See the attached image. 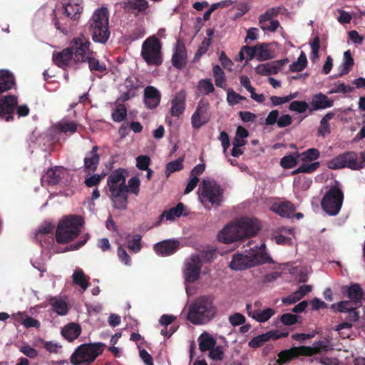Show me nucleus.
<instances>
[{"label":"nucleus","mask_w":365,"mask_h":365,"mask_svg":"<svg viewBox=\"0 0 365 365\" xmlns=\"http://www.w3.org/2000/svg\"><path fill=\"white\" fill-rule=\"evenodd\" d=\"M128 6L133 9L143 11L148 7V2L146 0H133L128 2Z\"/></svg>","instance_id":"69168bd1"},{"label":"nucleus","mask_w":365,"mask_h":365,"mask_svg":"<svg viewBox=\"0 0 365 365\" xmlns=\"http://www.w3.org/2000/svg\"><path fill=\"white\" fill-rule=\"evenodd\" d=\"M334 116L333 113H327L320 120V125L318 129V134L321 136H325L330 133V125L329 120Z\"/></svg>","instance_id":"79ce46f5"},{"label":"nucleus","mask_w":365,"mask_h":365,"mask_svg":"<svg viewBox=\"0 0 365 365\" xmlns=\"http://www.w3.org/2000/svg\"><path fill=\"white\" fill-rule=\"evenodd\" d=\"M264 263H273L272 258L265 251V244L245 250L242 253L235 254L229 263L230 269L243 270Z\"/></svg>","instance_id":"f03ea898"},{"label":"nucleus","mask_w":365,"mask_h":365,"mask_svg":"<svg viewBox=\"0 0 365 365\" xmlns=\"http://www.w3.org/2000/svg\"><path fill=\"white\" fill-rule=\"evenodd\" d=\"M279 12V8H271L268 9L266 12L259 16V26L263 24L269 23V21L272 20L274 16H276Z\"/></svg>","instance_id":"8fccbe9b"},{"label":"nucleus","mask_w":365,"mask_h":365,"mask_svg":"<svg viewBox=\"0 0 365 365\" xmlns=\"http://www.w3.org/2000/svg\"><path fill=\"white\" fill-rule=\"evenodd\" d=\"M360 305L354 302V301L349 299L333 304L331 309L340 312H349V317L353 321H356L359 316L358 313L356 312V309Z\"/></svg>","instance_id":"6ab92c4d"},{"label":"nucleus","mask_w":365,"mask_h":365,"mask_svg":"<svg viewBox=\"0 0 365 365\" xmlns=\"http://www.w3.org/2000/svg\"><path fill=\"white\" fill-rule=\"evenodd\" d=\"M182 161L183 159L182 158H180L170 162L166 166L165 172L167 176H168L170 173L173 172L181 170L183 167Z\"/></svg>","instance_id":"13d9d810"},{"label":"nucleus","mask_w":365,"mask_h":365,"mask_svg":"<svg viewBox=\"0 0 365 365\" xmlns=\"http://www.w3.org/2000/svg\"><path fill=\"white\" fill-rule=\"evenodd\" d=\"M282 63L279 61L269 62L256 67V72L262 76L276 74L280 70Z\"/></svg>","instance_id":"7c9ffc66"},{"label":"nucleus","mask_w":365,"mask_h":365,"mask_svg":"<svg viewBox=\"0 0 365 365\" xmlns=\"http://www.w3.org/2000/svg\"><path fill=\"white\" fill-rule=\"evenodd\" d=\"M209 351V357L212 360L220 361L224 358V351L221 346H214Z\"/></svg>","instance_id":"e2e57ef3"},{"label":"nucleus","mask_w":365,"mask_h":365,"mask_svg":"<svg viewBox=\"0 0 365 365\" xmlns=\"http://www.w3.org/2000/svg\"><path fill=\"white\" fill-rule=\"evenodd\" d=\"M197 88L201 94L208 95L215 90L212 81L210 78L202 79L199 81Z\"/></svg>","instance_id":"a18cd8bd"},{"label":"nucleus","mask_w":365,"mask_h":365,"mask_svg":"<svg viewBox=\"0 0 365 365\" xmlns=\"http://www.w3.org/2000/svg\"><path fill=\"white\" fill-rule=\"evenodd\" d=\"M344 199L342 191L337 186H332L322 200L323 210L329 215H336L341 210Z\"/></svg>","instance_id":"9b49d317"},{"label":"nucleus","mask_w":365,"mask_h":365,"mask_svg":"<svg viewBox=\"0 0 365 365\" xmlns=\"http://www.w3.org/2000/svg\"><path fill=\"white\" fill-rule=\"evenodd\" d=\"M294 237V230L292 228H282L277 233H274L272 240L278 245H289Z\"/></svg>","instance_id":"c756f323"},{"label":"nucleus","mask_w":365,"mask_h":365,"mask_svg":"<svg viewBox=\"0 0 365 365\" xmlns=\"http://www.w3.org/2000/svg\"><path fill=\"white\" fill-rule=\"evenodd\" d=\"M57 128L62 133H73L76 131V124L73 121L62 120L56 125Z\"/></svg>","instance_id":"603ef678"},{"label":"nucleus","mask_w":365,"mask_h":365,"mask_svg":"<svg viewBox=\"0 0 365 365\" xmlns=\"http://www.w3.org/2000/svg\"><path fill=\"white\" fill-rule=\"evenodd\" d=\"M140 180L138 176H134L128 180V192H130L138 195L140 191Z\"/></svg>","instance_id":"052dcab7"},{"label":"nucleus","mask_w":365,"mask_h":365,"mask_svg":"<svg viewBox=\"0 0 365 365\" xmlns=\"http://www.w3.org/2000/svg\"><path fill=\"white\" fill-rule=\"evenodd\" d=\"M298 158L297 153L293 155H289L283 157L280 160V165L285 169L294 167L298 163Z\"/></svg>","instance_id":"3c124183"},{"label":"nucleus","mask_w":365,"mask_h":365,"mask_svg":"<svg viewBox=\"0 0 365 365\" xmlns=\"http://www.w3.org/2000/svg\"><path fill=\"white\" fill-rule=\"evenodd\" d=\"M256 52L257 59L259 61H267L274 57L269 48V44L267 43L256 46Z\"/></svg>","instance_id":"ea45409f"},{"label":"nucleus","mask_w":365,"mask_h":365,"mask_svg":"<svg viewBox=\"0 0 365 365\" xmlns=\"http://www.w3.org/2000/svg\"><path fill=\"white\" fill-rule=\"evenodd\" d=\"M109 14L106 7L96 9L89 20V31L95 42L104 43L110 37Z\"/></svg>","instance_id":"423d86ee"},{"label":"nucleus","mask_w":365,"mask_h":365,"mask_svg":"<svg viewBox=\"0 0 365 365\" xmlns=\"http://www.w3.org/2000/svg\"><path fill=\"white\" fill-rule=\"evenodd\" d=\"M229 322L234 327L242 325L245 322V317L240 313H235L229 317Z\"/></svg>","instance_id":"338daca9"},{"label":"nucleus","mask_w":365,"mask_h":365,"mask_svg":"<svg viewBox=\"0 0 365 365\" xmlns=\"http://www.w3.org/2000/svg\"><path fill=\"white\" fill-rule=\"evenodd\" d=\"M302 347L304 356H312L322 351H327L331 349L328 342L325 341H315L311 346H302Z\"/></svg>","instance_id":"393cba45"},{"label":"nucleus","mask_w":365,"mask_h":365,"mask_svg":"<svg viewBox=\"0 0 365 365\" xmlns=\"http://www.w3.org/2000/svg\"><path fill=\"white\" fill-rule=\"evenodd\" d=\"M73 58L71 48H65L61 52L53 56V61L59 67L66 66L68 62Z\"/></svg>","instance_id":"c9c22d12"},{"label":"nucleus","mask_w":365,"mask_h":365,"mask_svg":"<svg viewBox=\"0 0 365 365\" xmlns=\"http://www.w3.org/2000/svg\"><path fill=\"white\" fill-rule=\"evenodd\" d=\"M128 171L123 168L113 170L108 178L107 184L111 193L113 205L124 210L128 202V187L125 184Z\"/></svg>","instance_id":"7ed1b4c3"},{"label":"nucleus","mask_w":365,"mask_h":365,"mask_svg":"<svg viewBox=\"0 0 365 365\" xmlns=\"http://www.w3.org/2000/svg\"><path fill=\"white\" fill-rule=\"evenodd\" d=\"M260 227L256 219L244 217L225 225L218 233L220 242L229 244L250 237L257 234Z\"/></svg>","instance_id":"f257e3e1"},{"label":"nucleus","mask_w":365,"mask_h":365,"mask_svg":"<svg viewBox=\"0 0 365 365\" xmlns=\"http://www.w3.org/2000/svg\"><path fill=\"white\" fill-rule=\"evenodd\" d=\"M14 84V78L8 71H0V93L10 88Z\"/></svg>","instance_id":"f704fd0d"},{"label":"nucleus","mask_w":365,"mask_h":365,"mask_svg":"<svg viewBox=\"0 0 365 365\" xmlns=\"http://www.w3.org/2000/svg\"><path fill=\"white\" fill-rule=\"evenodd\" d=\"M274 331H267L252 338L249 342L248 346L251 348L257 349L262 346L265 342L271 339H277L279 337Z\"/></svg>","instance_id":"c85d7f7f"},{"label":"nucleus","mask_w":365,"mask_h":365,"mask_svg":"<svg viewBox=\"0 0 365 365\" xmlns=\"http://www.w3.org/2000/svg\"><path fill=\"white\" fill-rule=\"evenodd\" d=\"M186 92L180 90L171 100L170 113L173 116L180 117L185 109Z\"/></svg>","instance_id":"f3484780"},{"label":"nucleus","mask_w":365,"mask_h":365,"mask_svg":"<svg viewBox=\"0 0 365 365\" xmlns=\"http://www.w3.org/2000/svg\"><path fill=\"white\" fill-rule=\"evenodd\" d=\"M179 247V242L173 240H164L154 245L155 252L162 256H168L175 252Z\"/></svg>","instance_id":"aec40b11"},{"label":"nucleus","mask_w":365,"mask_h":365,"mask_svg":"<svg viewBox=\"0 0 365 365\" xmlns=\"http://www.w3.org/2000/svg\"><path fill=\"white\" fill-rule=\"evenodd\" d=\"M319 38L317 36L316 38H314V41L310 43V59L313 62H316L319 59Z\"/></svg>","instance_id":"bf43d9fd"},{"label":"nucleus","mask_w":365,"mask_h":365,"mask_svg":"<svg viewBox=\"0 0 365 365\" xmlns=\"http://www.w3.org/2000/svg\"><path fill=\"white\" fill-rule=\"evenodd\" d=\"M271 210L282 217L291 218L294 217V206L290 202H280L273 204Z\"/></svg>","instance_id":"412c9836"},{"label":"nucleus","mask_w":365,"mask_h":365,"mask_svg":"<svg viewBox=\"0 0 365 365\" xmlns=\"http://www.w3.org/2000/svg\"><path fill=\"white\" fill-rule=\"evenodd\" d=\"M50 304L53 312L58 315H65L68 312V305L65 299L58 297H52Z\"/></svg>","instance_id":"4c0bfd02"},{"label":"nucleus","mask_w":365,"mask_h":365,"mask_svg":"<svg viewBox=\"0 0 365 365\" xmlns=\"http://www.w3.org/2000/svg\"><path fill=\"white\" fill-rule=\"evenodd\" d=\"M261 303L259 301L255 302L253 304L246 305L247 314L258 322L262 323L268 321L274 314L275 311L272 308H267L263 310L259 309Z\"/></svg>","instance_id":"ddd939ff"},{"label":"nucleus","mask_w":365,"mask_h":365,"mask_svg":"<svg viewBox=\"0 0 365 365\" xmlns=\"http://www.w3.org/2000/svg\"><path fill=\"white\" fill-rule=\"evenodd\" d=\"M66 174V170L63 167H55L46 171V173L41 178V185H56L61 179L64 178Z\"/></svg>","instance_id":"dca6fc26"},{"label":"nucleus","mask_w":365,"mask_h":365,"mask_svg":"<svg viewBox=\"0 0 365 365\" xmlns=\"http://www.w3.org/2000/svg\"><path fill=\"white\" fill-rule=\"evenodd\" d=\"M113 120L120 122L126 116V110L124 106H119L112 114Z\"/></svg>","instance_id":"774afa93"},{"label":"nucleus","mask_w":365,"mask_h":365,"mask_svg":"<svg viewBox=\"0 0 365 365\" xmlns=\"http://www.w3.org/2000/svg\"><path fill=\"white\" fill-rule=\"evenodd\" d=\"M73 282L79 286L84 292L88 287V282L82 269L77 268L72 275Z\"/></svg>","instance_id":"a19ab883"},{"label":"nucleus","mask_w":365,"mask_h":365,"mask_svg":"<svg viewBox=\"0 0 365 365\" xmlns=\"http://www.w3.org/2000/svg\"><path fill=\"white\" fill-rule=\"evenodd\" d=\"M86 62L88 63L89 69L91 71L103 72L106 70V66L105 63L99 61L95 56V53L90 55L86 60Z\"/></svg>","instance_id":"37998d69"},{"label":"nucleus","mask_w":365,"mask_h":365,"mask_svg":"<svg viewBox=\"0 0 365 365\" xmlns=\"http://www.w3.org/2000/svg\"><path fill=\"white\" fill-rule=\"evenodd\" d=\"M91 42L83 34L73 38L70 43L73 59L76 63L86 62V58L94 52L90 49Z\"/></svg>","instance_id":"f8f14e48"},{"label":"nucleus","mask_w":365,"mask_h":365,"mask_svg":"<svg viewBox=\"0 0 365 365\" xmlns=\"http://www.w3.org/2000/svg\"><path fill=\"white\" fill-rule=\"evenodd\" d=\"M352 324L349 322H344L338 325L335 330L338 331L342 339L349 338L351 334Z\"/></svg>","instance_id":"5fc2aeb1"},{"label":"nucleus","mask_w":365,"mask_h":365,"mask_svg":"<svg viewBox=\"0 0 365 365\" xmlns=\"http://www.w3.org/2000/svg\"><path fill=\"white\" fill-rule=\"evenodd\" d=\"M141 56L148 65L158 66L161 64V43L156 36H152L143 43Z\"/></svg>","instance_id":"9d476101"},{"label":"nucleus","mask_w":365,"mask_h":365,"mask_svg":"<svg viewBox=\"0 0 365 365\" xmlns=\"http://www.w3.org/2000/svg\"><path fill=\"white\" fill-rule=\"evenodd\" d=\"M299 355H303L302 346L293 347L290 349L282 351L278 354L277 363L279 365H282Z\"/></svg>","instance_id":"cd10ccee"},{"label":"nucleus","mask_w":365,"mask_h":365,"mask_svg":"<svg viewBox=\"0 0 365 365\" xmlns=\"http://www.w3.org/2000/svg\"><path fill=\"white\" fill-rule=\"evenodd\" d=\"M307 63V59L304 52L302 51L297 60L289 66L290 71L293 72L302 71Z\"/></svg>","instance_id":"c03bdc74"},{"label":"nucleus","mask_w":365,"mask_h":365,"mask_svg":"<svg viewBox=\"0 0 365 365\" xmlns=\"http://www.w3.org/2000/svg\"><path fill=\"white\" fill-rule=\"evenodd\" d=\"M53 229V226L50 222H45L39 229L36 237L41 245H43V243L46 244L44 237L46 235L51 233Z\"/></svg>","instance_id":"09e8293b"},{"label":"nucleus","mask_w":365,"mask_h":365,"mask_svg":"<svg viewBox=\"0 0 365 365\" xmlns=\"http://www.w3.org/2000/svg\"><path fill=\"white\" fill-rule=\"evenodd\" d=\"M310 103L312 106V109L310 110L312 111L331 108L334 105V101L329 99L326 95L319 93L312 96Z\"/></svg>","instance_id":"4be33fe9"},{"label":"nucleus","mask_w":365,"mask_h":365,"mask_svg":"<svg viewBox=\"0 0 365 365\" xmlns=\"http://www.w3.org/2000/svg\"><path fill=\"white\" fill-rule=\"evenodd\" d=\"M344 158L346 161V167L357 170L360 169L364 166L365 162V155L361 154V156H358L354 153H344Z\"/></svg>","instance_id":"b1692460"},{"label":"nucleus","mask_w":365,"mask_h":365,"mask_svg":"<svg viewBox=\"0 0 365 365\" xmlns=\"http://www.w3.org/2000/svg\"><path fill=\"white\" fill-rule=\"evenodd\" d=\"M344 289H347L348 297L349 299L354 301L359 305L361 304V299L363 296V292L358 284H353L349 287H344Z\"/></svg>","instance_id":"58836bf2"},{"label":"nucleus","mask_w":365,"mask_h":365,"mask_svg":"<svg viewBox=\"0 0 365 365\" xmlns=\"http://www.w3.org/2000/svg\"><path fill=\"white\" fill-rule=\"evenodd\" d=\"M103 346L101 343L82 344L73 354L71 361L73 365H88L103 352Z\"/></svg>","instance_id":"1a4fd4ad"},{"label":"nucleus","mask_w":365,"mask_h":365,"mask_svg":"<svg viewBox=\"0 0 365 365\" xmlns=\"http://www.w3.org/2000/svg\"><path fill=\"white\" fill-rule=\"evenodd\" d=\"M213 76L215 78V85L217 87L225 88V73L220 66H215L212 68Z\"/></svg>","instance_id":"49530a36"},{"label":"nucleus","mask_w":365,"mask_h":365,"mask_svg":"<svg viewBox=\"0 0 365 365\" xmlns=\"http://www.w3.org/2000/svg\"><path fill=\"white\" fill-rule=\"evenodd\" d=\"M208 108L209 103L207 101H200L196 110L192 115V124L194 128H199L209 121Z\"/></svg>","instance_id":"4468645a"},{"label":"nucleus","mask_w":365,"mask_h":365,"mask_svg":"<svg viewBox=\"0 0 365 365\" xmlns=\"http://www.w3.org/2000/svg\"><path fill=\"white\" fill-rule=\"evenodd\" d=\"M161 93L155 87L149 86L144 89V103L148 108L153 109L158 106Z\"/></svg>","instance_id":"a211bd4d"},{"label":"nucleus","mask_w":365,"mask_h":365,"mask_svg":"<svg viewBox=\"0 0 365 365\" xmlns=\"http://www.w3.org/2000/svg\"><path fill=\"white\" fill-rule=\"evenodd\" d=\"M199 200L203 206L210 209L209 205L219 206L223 200V190L212 180H203L198 191Z\"/></svg>","instance_id":"6e6552de"},{"label":"nucleus","mask_w":365,"mask_h":365,"mask_svg":"<svg viewBox=\"0 0 365 365\" xmlns=\"http://www.w3.org/2000/svg\"><path fill=\"white\" fill-rule=\"evenodd\" d=\"M185 207L182 203H178L175 207L170 208L169 210L164 211L159 217L157 224H160L164 217L167 220L173 221L180 217L184 211Z\"/></svg>","instance_id":"2f4dec72"},{"label":"nucleus","mask_w":365,"mask_h":365,"mask_svg":"<svg viewBox=\"0 0 365 365\" xmlns=\"http://www.w3.org/2000/svg\"><path fill=\"white\" fill-rule=\"evenodd\" d=\"M354 65V60L351 57L350 51H346L344 53V63L341 66L339 76H341L346 74L352 68Z\"/></svg>","instance_id":"de8ad7c7"},{"label":"nucleus","mask_w":365,"mask_h":365,"mask_svg":"<svg viewBox=\"0 0 365 365\" xmlns=\"http://www.w3.org/2000/svg\"><path fill=\"white\" fill-rule=\"evenodd\" d=\"M309 105L306 101H294L290 103L289 109L298 113H303L307 111Z\"/></svg>","instance_id":"864d4df0"},{"label":"nucleus","mask_w":365,"mask_h":365,"mask_svg":"<svg viewBox=\"0 0 365 365\" xmlns=\"http://www.w3.org/2000/svg\"><path fill=\"white\" fill-rule=\"evenodd\" d=\"M150 162V159L148 155H140L136 158V166L141 170H148Z\"/></svg>","instance_id":"0e129e2a"},{"label":"nucleus","mask_w":365,"mask_h":365,"mask_svg":"<svg viewBox=\"0 0 365 365\" xmlns=\"http://www.w3.org/2000/svg\"><path fill=\"white\" fill-rule=\"evenodd\" d=\"M63 6L67 16L73 19L79 18L82 9L81 4L73 0H63Z\"/></svg>","instance_id":"bb28decb"},{"label":"nucleus","mask_w":365,"mask_h":365,"mask_svg":"<svg viewBox=\"0 0 365 365\" xmlns=\"http://www.w3.org/2000/svg\"><path fill=\"white\" fill-rule=\"evenodd\" d=\"M97 151L98 147L93 146L91 151L87 154L84 159L85 169L89 172L96 170L99 163V156Z\"/></svg>","instance_id":"473e14b6"},{"label":"nucleus","mask_w":365,"mask_h":365,"mask_svg":"<svg viewBox=\"0 0 365 365\" xmlns=\"http://www.w3.org/2000/svg\"><path fill=\"white\" fill-rule=\"evenodd\" d=\"M245 98L235 93L233 90L229 89L227 95V101L231 106L239 103L241 101L245 100Z\"/></svg>","instance_id":"680f3d73"},{"label":"nucleus","mask_w":365,"mask_h":365,"mask_svg":"<svg viewBox=\"0 0 365 365\" xmlns=\"http://www.w3.org/2000/svg\"><path fill=\"white\" fill-rule=\"evenodd\" d=\"M199 349L201 351H209L216 344V339L209 333L203 332L198 337Z\"/></svg>","instance_id":"72a5a7b5"},{"label":"nucleus","mask_w":365,"mask_h":365,"mask_svg":"<svg viewBox=\"0 0 365 365\" xmlns=\"http://www.w3.org/2000/svg\"><path fill=\"white\" fill-rule=\"evenodd\" d=\"M297 154L298 162H301V165H313L319 157V151L316 148H309L303 153H297Z\"/></svg>","instance_id":"a878e982"},{"label":"nucleus","mask_w":365,"mask_h":365,"mask_svg":"<svg viewBox=\"0 0 365 365\" xmlns=\"http://www.w3.org/2000/svg\"><path fill=\"white\" fill-rule=\"evenodd\" d=\"M215 250L207 248L187 257L183 263L182 276L186 284L196 282L200 276L202 264L204 262L211 261Z\"/></svg>","instance_id":"39448f33"},{"label":"nucleus","mask_w":365,"mask_h":365,"mask_svg":"<svg viewBox=\"0 0 365 365\" xmlns=\"http://www.w3.org/2000/svg\"><path fill=\"white\" fill-rule=\"evenodd\" d=\"M173 64L178 68H182L186 62V52L183 43L178 41L175 46V52L173 55Z\"/></svg>","instance_id":"5701e85b"},{"label":"nucleus","mask_w":365,"mask_h":365,"mask_svg":"<svg viewBox=\"0 0 365 365\" xmlns=\"http://www.w3.org/2000/svg\"><path fill=\"white\" fill-rule=\"evenodd\" d=\"M83 221L78 216H69L61 220L56 231V240L58 243H68L79 234Z\"/></svg>","instance_id":"0eeeda50"},{"label":"nucleus","mask_w":365,"mask_h":365,"mask_svg":"<svg viewBox=\"0 0 365 365\" xmlns=\"http://www.w3.org/2000/svg\"><path fill=\"white\" fill-rule=\"evenodd\" d=\"M216 309L210 297L197 298L189 307L187 319L194 324H205L215 316Z\"/></svg>","instance_id":"20e7f679"},{"label":"nucleus","mask_w":365,"mask_h":365,"mask_svg":"<svg viewBox=\"0 0 365 365\" xmlns=\"http://www.w3.org/2000/svg\"><path fill=\"white\" fill-rule=\"evenodd\" d=\"M61 334L68 341H72L80 335L81 327L76 324L71 323L62 329Z\"/></svg>","instance_id":"e433bc0d"},{"label":"nucleus","mask_w":365,"mask_h":365,"mask_svg":"<svg viewBox=\"0 0 365 365\" xmlns=\"http://www.w3.org/2000/svg\"><path fill=\"white\" fill-rule=\"evenodd\" d=\"M327 165L330 169L334 170L346 168L344 154L339 155L329 160L327 163Z\"/></svg>","instance_id":"6e6d98bb"},{"label":"nucleus","mask_w":365,"mask_h":365,"mask_svg":"<svg viewBox=\"0 0 365 365\" xmlns=\"http://www.w3.org/2000/svg\"><path fill=\"white\" fill-rule=\"evenodd\" d=\"M17 99L14 96L0 98V118L8 121L12 119V114L16 107Z\"/></svg>","instance_id":"2eb2a0df"},{"label":"nucleus","mask_w":365,"mask_h":365,"mask_svg":"<svg viewBox=\"0 0 365 365\" xmlns=\"http://www.w3.org/2000/svg\"><path fill=\"white\" fill-rule=\"evenodd\" d=\"M319 167V163L316 162L313 165H300V166L294 170L292 172V175H296L297 173H312L314 172Z\"/></svg>","instance_id":"4d7b16f0"}]
</instances>
